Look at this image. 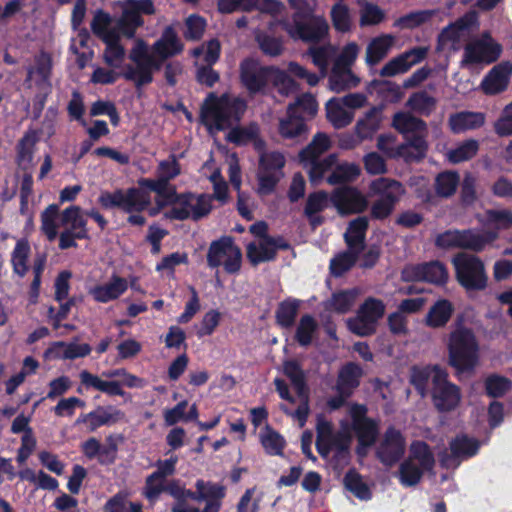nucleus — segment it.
Listing matches in <instances>:
<instances>
[{
	"label": "nucleus",
	"mask_w": 512,
	"mask_h": 512,
	"mask_svg": "<svg viewBox=\"0 0 512 512\" xmlns=\"http://www.w3.org/2000/svg\"><path fill=\"white\" fill-rule=\"evenodd\" d=\"M392 126L407 137L408 141H415L418 138H422L425 141L427 134L425 122L408 112L396 113L393 116Z\"/></svg>",
	"instance_id": "obj_31"
},
{
	"label": "nucleus",
	"mask_w": 512,
	"mask_h": 512,
	"mask_svg": "<svg viewBox=\"0 0 512 512\" xmlns=\"http://www.w3.org/2000/svg\"><path fill=\"white\" fill-rule=\"evenodd\" d=\"M335 164H337V155L330 154L323 159H315L311 162L302 163L307 170L309 179L313 184L320 183L327 173H332Z\"/></svg>",
	"instance_id": "obj_43"
},
{
	"label": "nucleus",
	"mask_w": 512,
	"mask_h": 512,
	"mask_svg": "<svg viewBox=\"0 0 512 512\" xmlns=\"http://www.w3.org/2000/svg\"><path fill=\"white\" fill-rule=\"evenodd\" d=\"M337 48L331 44H326L319 47H311L308 54L312 58V62L319 69L322 77L328 74V67L330 62L335 60Z\"/></svg>",
	"instance_id": "obj_49"
},
{
	"label": "nucleus",
	"mask_w": 512,
	"mask_h": 512,
	"mask_svg": "<svg viewBox=\"0 0 512 512\" xmlns=\"http://www.w3.org/2000/svg\"><path fill=\"white\" fill-rule=\"evenodd\" d=\"M414 112L422 115H429L435 108L436 101L425 92H418L411 95L406 103Z\"/></svg>",
	"instance_id": "obj_61"
},
{
	"label": "nucleus",
	"mask_w": 512,
	"mask_h": 512,
	"mask_svg": "<svg viewBox=\"0 0 512 512\" xmlns=\"http://www.w3.org/2000/svg\"><path fill=\"white\" fill-rule=\"evenodd\" d=\"M405 447L402 434L394 428H389L377 448V455L385 465H392L403 455Z\"/></svg>",
	"instance_id": "obj_26"
},
{
	"label": "nucleus",
	"mask_w": 512,
	"mask_h": 512,
	"mask_svg": "<svg viewBox=\"0 0 512 512\" xmlns=\"http://www.w3.org/2000/svg\"><path fill=\"white\" fill-rule=\"evenodd\" d=\"M330 200L340 215L358 214L368 207L366 196L355 187L336 189Z\"/></svg>",
	"instance_id": "obj_22"
},
{
	"label": "nucleus",
	"mask_w": 512,
	"mask_h": 512,
	"mask_svg": "<svg viewBox=\"0 0 512 512\" xmlns=\"http://www.w3.org/2000/svg\"><path fill=\"white\" fill-rule=\"evenodd\" d=\"M283 173L282 172H269L266 170H262L259 168L257 179H258V187H257V193L261 196L269 195L271 194L277 183L282 178Z\"/></svg>",
	"instance_id": "obj_63"
},
{
	"label": "nucleus",
	"mask_w": 512,
	"mask_h": 512,
	"mask_svg": "<svg viewBox=\"0 0 512 512\" xmlns=\"http://www.w3.org/2000/svg\"><path fill=\"white\" fill-rule=\"evenodd\" d=\"M434 406L439 411H451L461 401L459 387L448 380V373L443 369L434 370V385L431 388Z\"/></svg>",
	"instance_id": "obj_17"
},
{
	"label": "nucleus",
	"mask_w": 512,
	"mask_h": 512,
	"mask_svg": "<svg viewBox=\"0 0 512 512\" xmlns=\"http://www.w3.org/2000/svg\"><path fill=\"white\" fill-rule=\"evenodd\" d=\"M91 29L105 44V62L114 68H119L125 57V49L119 44L120 33L112 26L109 14L99 11L91 23Z\"/></svg>",
	"instance_id": "obj_8"
},
{
	"label": "nucleus",
	"mask_w": 512,
	"mask_h": 512,
	"mask_svg": "<svg viewBox=\"0 0 512 512\" xmlns=\"http://www.w3.org/2000/svg\"><path fill=\"white\" fill-rule=\"evenodd\" d=\"M433 465L434 457L428 445L421 441L412 443L409 458L400 467L401 483L406 486L417 484L424 471L432 469Z\"/></svg>",
	"instance_id": "obj_9"
},
{
	"label": "nucleus",
	"mask_w": 512,
	"mask_h": 512,
	"mask_svg": "<svg viewBox=\"0 0 512 512\" xmlns=\"http://www.w3.org/2000/svg\"><path fill=\"white\" fill-rule=\"evenodd\" d=\"M328 202V194L323 191H318L308 196L304 213L313 226H317L321 223L322 219L318 216V213L328 206Z\"/></svg>",
	"instance_id": "obj_48"
},
{
	"label": "nucleus",
	"mask_w": 512,
	"mask_h": 512,
	"mask_svg": "<svg viewBox=\"0 0 512 512\" xmlns=\"http://www.w3.org/2000/svg\"><path fill=\"white\" fill-rule=\"evenodd\" d=\"M183 45L172 27H167L161 38L153 45L152 50L142 39H136L129 58L134 63L126 69L124 77L135 83L137 87L149 84L153 73L160 69L164 59L180 53Z\"/></svg>",
	"instance_id": "obj_1"
},
{
	"label": "nucleus",
	"mask_w": 512,
	"mask_h": 512,
	"mask_svg": "<svg viewBox=\"0 0 512 512\" xmlns=\"http://www.w3.org/2000/svg\"><path fill=\"white\" fill-rule=\"evenodd\" d=\"M258 128L255 125L249 127H237L231 129L227 134V140L236 144H246L249 141H254L255 146L260 149L262 147L261 141L257 140Z\"/></svg>",
	"instance_id": "obj_59"
},
{
	"label": "nucleus",
	"mask_w": 512,
	"mask_h": 512,
	"mask_svg": "<svg viewBox=\"0 0 512 512\" xmlns=\"http://www.w3.org/2000/svg\"><path fill=\"white\" fill-rule=\"evenodd\" d=\"M308 126L302 116L297 115L294 106H288L284 116L279 118L278 133L283 139L299 140L308 134Z\"/></svg>",
	"instance_id": "obj_28"
},
{
	"label": "nucleus",
	"mask_w": 512,
	"mask_h": 512,
	"mask_svg": "<svg viewBox=\"0 0 512 512\" xmlns=\"http://www.w3.org/2000/svg\"><path fill=\"white\" fill-rule=\"evenodd\" d=\"M448 277L449 274L446 267L438 261L407 265L402 271V278L405 281H426L434 284H444Z\"/></svg>",
	"instance_id": "obj_23"
},
{
	"label": "nucleus",
	"mask_w": 512,
	"mask_h": 512,
	"mask_svg": "<svg viewBox=\"0 0 512 512\" xmlns=\"http://www.w3.org/2000/svg\"><path fill=\"white\" fill-rule=\"evenodd\" d=\"M290 6L295 10L293 21L285 23V30L294 39L303 41H319L329 30L324 17L317 16L304 23L300 18L309 16L317 7V0H288Z\"/></svg>",
	"instance_id": "obj_5"
},
{
	"label": "nucleus",
	"mask_w": 512,
	"mask_h": 512,
	"mask_svg": "<svg viewBox=\"0 0 512 512\" xmlns=\"http://www.w3.org/2000/svg\"><path fill=\"white\" fill-rule=\"evenodd\" d=\"M460 178L456 172L440 173L435 180V189L439 196L449 197L456 191Z\"/></svg>",
	"instance_id": "obj_58"
},
{
	"label": "nucleus",
	"mask_w": 512,
	"mask_h": 512,
	"mask_svg": "<svg viewBox=\"0 0 512 512\" xmlns=\"http://www.w3.org/2000/svg\"><path fill=\"white\" fill-rule=\"evenodd\" d=\"M479 27L478 14L475 11H469L454 23L442 30L439 35V43L442 46H449L456 50L460 43L475 29Z\"/></svg>",
	"instance_id": "obj_20"
},
{
	"label": "nucleus",
	"mask_w": 512,
	"mask_h": 512,
	"mask_svg": "<svg viewBox=\"0 0 512 512\" xmlns=\"http://www.w3.org/2000/svg\"><path fill=\"white\" fill-rule=\"evenodd\" d=\"M124 418V412L115 407H99L93 412L81 415L76 420V424H86L88 430L90 432H93L100 426L112 425L119 421H122Z\"/></svg>",
	"instance_id": "obj_30"
},
{
	"label": "nucleus",
	"mask_w": 512,
	"mask_h": 512,
	"mask_svg": "<svg viewBox=\"0 0 512 512\" xmlns=\"http://www.w3.org/2000/svg\"><path fill=\"white\" fill-rule=\"evenodd\" d=\"M484 123L485 114L472 111H462L452 114L448 120L451 131L456 134L480 128Z\"/></svg>",
	"instance_id": "obj_40"
},
{
	"label": "nucleus",
	"mask_w": 512,
	"mask_h": 512,
	"mask_svg": "<svg viewBox=\"0 0 512 512\" xmlns=\"http://www.w3.org/2000/svg\"><path fill=\"white\" fill-rule=\"evenodd\" d=\"M269 80L270 67H263L252 59L242 62L241 81L250 93L262 91Z\"/></svg>",
	"instance_id": "obj_27"
},
{
	"label": "nucleus",
	"mask_w": 512,
	"mask_h": 512,
	"mask_svg": "<svg viewBox=\"0 0 512 512\" xmlns=\"http://www.w3.org/2000/svg\"><path fill=\"white\" fill-rule=\"evenodd\" d=\"M512 73V64L502 62L494 66L483 78L480 88L486 95H495L506 90Z\"/></svg>",
	"instance_id": "obj_29"
},
{
	"label": "nucleus",
	"mask_w": 512,
	"mask_h": 512,
	"mask_svg": "<svg viewBox=\"0 0 512 512\" xmlns=\"http://www.w3.org/2000/svg\"><path fill=\"white\" fill-rule=\"evenodd\" d=\"M259 440L268 455L281 456L283 454L286 441L282 435L271 427L266 426L261 430Z\"/></svg>",
	"instance_id": "obj_46"
},
{
	"label": "nucleus",
	"mask_w": 512,
	"mask_h": 512,
	"mask_svg": "<svg viewBox=\"0 0 512 512\" xmlns=\"http://www.w3.org/2000/svg\"><path fill=\"white\" fill-rule=\"evenodd\" d=\"M478 150L479 142L475 139H468L449 149L445 156L450 163L458 164L472 159Z\"/></svg>",
	"instance_id": "obj_51"
},
{
	"label": "nucleus",
	"mask_w": 512,
	"mask_h": 512,
	"mask_svg": "<svg viewBox=\"0 0 512 512\" xmlns=\"http://www.w3.org/2000/svg\"><path fill=\"white\" fill-rule=\"evenodd\" d=\"M242 254L231 238H222L211 244L207 261L210 267L223 265L228 273H235L241 267Z\"/></svg>",
	"instance_id": "obj_18"
},
{
	"label": "nucleus",
	"mask_w": 512,
	"mask_h": 512,
	"mask_svg": "<svg viewBox=\"0 0 512 512\" xmlns=\"http://www.w3.org/2000/svg\"><path fill=\"white\" fill-rule=\"evenodd\" d=\"M273 86L282 95H289L299 89V85L292 78L288 71H283L275 67H270V80Z\"/></svg>",
	"instance_id": "obj_52"
},
{
	"label": "nucleus",
	"mask_w": 512,
	"mask_h": 512,
	"mask_svg": "<svg viewBox=\"0 0 512 512\" xmlns=\"http://www.w3.org/2000/svg\"><path fill=\"white\" fill-rule=\"evenodd\" d=\"M362 370L359 366L349 363L339 372L336 390L338 394L350 396L353 389L359 385Z\"/></svg>",
	"instance_id": "obj_42"
},
{
	"label": "nucleus",
	"mask_w": 512,
	"mask_h": 512,
	"mask_svg": "<svg viewBox=\"0 0 512 512\" xmlns=\"http://www.w3.org/2000/svg\"><path fill=\"white\" fill-rule=\"evenodd\" d=\"M360 167L354 163L339 162L335 164L331 174L326 178L330 185L354 181L360 175Z\"/></svg>",
	"instance_id": "obj_50"
},
{
	"label": "nucleus",
	"mask_w": 512,
	"mask_h": 512,
	"mask_svg": "<svg viewBox=\"0 0 512 512\" xmlns=\"http://www.w3.org/2000/svg\"><path fill=\"white\" fill-rule=\"evenodd\" d=\"M99 204L106 209L121 208L132 213L145 210L151 204V196L144 188H131L126 191L102 192L98 198Z\"/></svg>",
	"instance_id": "obj_12"
},
{
	"label": "nucleus",
	"mask_w": 512,
	"mask_h": 512,
	"mask_svg": "<svg viewBox=\"0 0 512 512\" xmlns=\"http://www.w3.org/2000/svg\"><path fill=\"white\" fill-rule=\"evenodd\" d=\"M428 47H414L387 62L380 74L384 77H392L407 72L412 66L420 63L428 53Z\"/></svg>",
	"instance_id": "obj_24"
},
{
	"label": "nucleus",
	"mask_w": 512,
	"mask_h": 512,
	"mask_svg": "<svg viewBox=\"0 0 512 512\" xmlns=\"http://www.w3.org/2000/svg\"><path fill=\"white\" fill-rule=\"evenodd\" d=\"M331 145V139L326 133L319 132L315 134L308 146L299 153L301 163L318 159L330 149Z\"/></svg>",
	"instance_id": "obj_45"
},
{
	"label": "nucleus",
	"mask_w": 512,
	"mask_h": 512,
	"mask_svg": "<svg viewBox=\"0 0 512 512\" xmlns=\"http://www.w3.org/2000/svg\"><path fill=\"white\" fill-rule=\"evenodd\" d=\"M82 385L86 388H93L110 396H123L124 391L122 385L129 388H142L146 385L144 379L132 375L125 371L121 381L104 380L102 377L94 375L87 370H83L79 374Z\"/></svg>",
	"instance_id": "obj_16"
},
{
	"label": "nucleus",
	"mask_w": 512,
	"mask_h": 512,
	"mask_svg": "<svg viewBox=\"0 0 512 512\" xmlns=\"http://www.w3.org/2000/svg\"><path fill=\"white\" fill-rule=\"evenodd\" d=\"M458 282L467 290H481L487 285L485 267L480 258L459 253L452 259Z\"/></svg>",
	"instance_id": "obj_10"
},
{
	"label": "nucleus",
	"mask_w": 512,
	"mask_h": 512,
	"mask_svg": "<svg viewBox=\"0 0 512 512\" xmlns=\"http://www.w3.org/2000/svg\"><path fill=\"white\" fill-rule=\"evenodd\" d=\"M383 119L382 108L372 107L357 119L353 131L360 138L370 140L380 130Z\"/></svg>",
	"instance_id": "obj_34"
},
{
	"label": "nucleus",
	"mask_w": 512,
	"mask_h": 512,
	"mask_svg": "<svg viewBox=\"0 0 512 512\" xmlns=\"http://www.w3.org/2000/svg\"><path fill=\"white\" fill-rule=\"evenodd\" d=\"M298 300H286L279 304L276 311L277 323L285 328H289L293 325L299 309Z\"/></svg>",
	"instance_id": "obj_57"
},
{
	"label": "nucleus",
	"mask_w": 512,
	"mask_h": 512,
	"mask_svg": "<svg viewBox=\"0 0 512 512\" xmlns=\"http://www.w3.org/2000/svg\"><path fill=\"white\" fill-rule=\"evenodd\" d=\"M395 137L391 134H382L377 139V147L379 150L386 153L389 157H402L407 161L421 159L427 150L426 141L418 138L415 141H408L405 144L393 148Z\"/></svg>",
	"instance_id": "obj_21"
},
{
	"label": "nucleus",
	"mask_w": 512,
	"mask_h": 512,
	"mask_svg": "<svg viewBox=\"0 0 512 512\" xmlns=\"http://www.w3.org/2000/svg\"><path fill=\"white\" fill-rule=\"evenodd\" d=\"M122 9L121 17L116 24L112 22V26L129 38L143 25L141 14L151 15L155 12L152 0H125Z\"/></svg>",
	"instance_id": "obj_15"
},
{
	"label": "nucleus",
	"mask_w": 512,
	"mask_h": 512,
	"mask_svg": "<svg viewBox=\"0 0 512 512\" xmlns=\"http://www.w3.org/2000/svg\"><path fill=\"white\" fill-rule=\"evenodd\" d=\"M370 189L373 194L379 195L394 205L405 194V189L400 182L384 177L373 180L370 184Z\"/></svg>",
	"instance_id": "obj_39"
},
{
	"label": "nucleus",
	"mask_w": 512,
	"mask_h": 512,
	"mask_svg": "<svg viewBox=\"0 0 512 512\" xmlns=\"http://www.w3.org/2000/svg\"><path fill=\"white\" fill-rule=\"evenodd\" d=\"M396 40L395 35L384 33L372 38L365 49V62L369 66L381 62L392 50Z\"/></svg>",
	"instance_id": "obj_33"
},
{
	"label": "nucleus",
	"mask_w": 512,
	"mask_h": 512,
	"mask_svg": "<svg viewBox=\"0 0 512 512\" xmlns=\"http://www.w3.org/2000/svg\"><path fill=\"white\" fill-rule=\"evenodd\" d=\"M448 363L458 374L470 373L479 364L480 346L475 333L458 324L452 328L447 339Z\"/></svg>",
	"instance_id": "obj_4"
},
{
	"label": "nucleus",
	"mask_w": 512,
	"mask_h": 512,
	"mask_svg": "<svg viewBox=\"0 0 512 512\" xmlns=\"http://www.w3.org/2000/svg\"><path fill=\"white\" fill-rule=\"evenodd\" d=\"M360 78L355 75L351 68L332 65L328 78V88L340 93L355 88L359 85Z\"/></svg>",
	"instance_id": "obj_37"
},
{
	"label": "nucleus",
	"mask_w": 512,
	"mask_h": 512,
	"mask_svg": "<svg viewBox=\"0 0 512 512\" xmlns=\"http://www.w3.org/2000/svg\"><path fill=\"white\" fill-rule=\"evenodd\" d=\"M326 118L336 129L347 127L354 119L353 111L349 110L340 98H332L325 104Z\"/></svg>",
	"instance_id": "obj_38"
},
{
	"label": "nucleus",
	"mask_w": 512,
	"mask_h": 512,
	"mask_svg": "<svg viewBox=\"0 0 512 512\" xmlns=\"http://www.w3.org/2000/svg\"><path fill=\"white\" fill-rule=\"evenodd\" d=\"M283 372L290 379L294 389L296 390L297 397L290 394L288 385L284 380L276 378L274 384L279 396L291 405H297L295 411H292L287 405H282L281 409L296 420L300 427L306 423L309 415V391L305 381V375L298 364L294 360H288L283 363Z\"/></svg>",
	"instance_id": "obj_3"
},
{
	"label": "nucleus",
	"mask_w": 512,
	"mask_h": 512,
	"mask_svg": "<svg viewBox=\"0 0 512 512\" xmlns=\"http://www.w3.org/2000/svg\"><path fill=\"white\" fill-rule=\"evenodd\" d=\"M246 110V103L238 96L211 93L201 108V119L210 133L228 129L236 124Z\"/></svg>",
	"instance_id": "obj_2"
},
{
	"label": "nucleus",
	"mask_w": 512,
	"mask_h": 512,
	"mask_svg": "<svg viewBox=\"0 0 512 512\" xmlns=\"http://www.w3.org/2000/svg\"><path fill=\"white\" fill-rule=\"evenodd\" d=\"M283 247L272 238H257L247 245V257L253 265L272 260Z\"/></svg>",
	"instance_id": "obj_35"
},
{
	"label": "nucleus",
	"mask_w": 512,
	"mask_h": 512,
	"mask_svg": "<svg viewBox=\"0 0 512 512\" xmlns=\"http://www.w3.org/2000/svg\"><path fill=\"white\" fill-rule=\"evenodd\" d=\"M360 291L358 289L345 290L334 293L326 302L327 310L336 313H347L353 307Z\"/></svg>",
	"instance_id": "obj_47"
},
{
	"label": "nucleus",
	"mask_w": 512,
	"mask_h": 512,
	"mask_svg": "<svg viewBox=\"0 0 512 512\" xmlns=\"http://www.w3.org/2000/svg\"><path fill=\"white\" fill-rule=\"evenodd\" d=\"M180 173V168L174 159L163 161L159 164L156 179L142 178L138 185L155 193V206L149 208L150 216H156L163 210V203L171 199L176 193L175 188L169 184V181Z\"/></svg>",
	"instance_id": "obj_7"
},
{
	"label": "nucleus",
	"mask_w": 512,
	"mask_h": 512,
	"mask_svg": "<svg viewBox=\"0 0 512 512\" xmlns=\"http://www.w3.org/2000/svg\"><path fill=\"white\" fill-rule=\"evenodd\" d=\"M349 414L359 442L357 452L360 456H365L378 435L377 423L365 417L366 408L363 405H352Z\"/></svg>",
	"instance_id": "obj_19"
},
{
	"label": "nucleus",
	"mask_w": 512,
	"mask_h": 512,
	"mask_svg": "<svg viewBox=\"0 0 512 512\" xmlns=\"http://www.w3.org/2000/svg\"><path fill=\"white\" fill-rule=\"evenodd\" d=\"M502 46L492 36L485 31L479 38L470 41L464 48L462 67L473 65H488L501 56Z\"/></svg>",
	"instance_id": "obj_11"
},
{
	"label": "nucleus",
	"mask_w": 512,
	"mask_h": 512,
	"mask_svg": "<svg viewBox=\"0 0 512 512\" xmlns=\"http://www.w3.org/2000/svg\"><path fill=\"white\" fill-rule=\"evenodd\" d=\"M317 321L311 315H303L296 328L295 339L301 346L312 343L317 332Z\"/></svg>",
	"instance_id": "obj_55"
},
{
	"label": "nucleus",
	"mask_w": 512,
	"mask_h": 512,
	"mask_svg": "<svg viewBox=\"0 0 512 512\" xmlns=\"http://www.w3.org/2000/svg\"><path fill=\"white\" fill-rule=\"evenodd\" d=\"M331 20L334 28L340 32H347L352 25L350 10L347 5L339 2L331 9Z\"/></svg>",
	"instance_id": "obj_60"
},
{
	"label": "nucleus",
	"mask_w": 512,
	"mask_h": 512,
	"mask_svg": "<svg viewBox=\"0 0 512 512\" xmlns=\"http://www.w3.org/2000/svg\"><path fill=\"white\" fill-rule=\"evenodd\" d=\"M220 54V43L213 39L193 50L192 55L196 58V66H211L214 64Z\"/></svg>",
	"instance_id": "obj_54"
},
{
	"label": "nucleus",
	"mask_w": 512,
	"mask_h": 512,
	"mask_svg": "<svg viewBox=\"0 0 512 512\" xmlns=\"http://www.w3.org/2000/svg\"><path fill=\"white\" fill-rule=\"evenodd\" d=\"M127 279L113 274L102 283L96 284L88 290V294L98 303H108L119 299L128 289Z\"/></svg>",
	"instance_id": "obj_25"
},
{
	"label": "nucleus",
	"mask_w": 512,
	"mask_h": 512,
	"mask_svg": "<svg viewBox=\"0 0 512 512\" xmlns=\"http://www.w3.org/2000/svg\"><path fill=\"white\" fill-rule=\"evenodd\" d=\"M451 456H441L440 462L446 467H457L459 460L467 457H471L476 454L479 444L473 439H468L465 436L455 438L451 444Z\"/></svg>",
	"instance_id": "obj_32"
},
{
	"label": "nucleus",
	"mask_w": 512,
	"mask_h": 512,
	"mask_svg": "<svg viewBox=\"0 0 512 512\" xmlns=\"http://www.w3.org/2000/svg\"><path fill=\"white\" fill-rule=\"evenodd\" d=\"M241 7L244 10L257 8L263 12L277 13L281 4L275 0H219V10L224 13H231Z\"/></svg>",
	"instance_id": "obj_36"
},
{
	"label": "nucleus",
	"mask_w": 512,
	"mask_h": 512,
	"mask_svg": "<svg viewBox=\"0 0 512 512\" xmlns=\"http://www.w3.org/2000/svg\"><path fill=\"white\" fill-rule=\"evenodd\" d=\"M30 254V246L29 243L21 239L17 241L16 246L12 252V264L14 271L23 276L28 269V257Z\"/></svg>",
	"instance_id": "obj_56"
},
{
	"label": "nucleus",
	"mask_w": 512,
	"mask_h": 512,
	"mask_svg": "<svg viewBox=\"0 0 512 512\" xmlns=\"http://www.w3.org/2000/svg\"><path fill=\"white\" fill-rule=\"evenodd\" d=\"M453 310V305L448 300L437 301L426 315V325L431 328L444 327L450 320Z\"/></svg>",
	"instance_id": "obj_44"
},
{
	"label": "nucleus",
	"mask_w": 512,
	"mask_h": 512,
	"mask_svg": "<svg viewBox=\"0 0 512 512\" xmlns=\"http://www.w3.org/2000/svg\"><path fill=\"white\" fill-rule=\"evenodd\" d=\"M58 206L49 205L41 214V230L46 237L52 241L57 237V223Z\"/></svg>",
	"instance_id": "obj_62"
},
{
	"label": "nucleus",
	"mask_w": 512,
	"mask_h": 512,
	"mask_svg": "<svg viewBox=\"0 0 512 512\" xmlns=\"http://www.w3.org/2000/svg\"><path fill=\"white\" fill-rule=\"evenodd\" d=\"M357 3L360 6V26H375L384 21L386 15L379 6L365 0H357Z\"/></svg>",
	"instance_id": "obj_53"
},
{
	"label": "nucleus",
	"mask_w": 512,
	"mask_h": 512,
	"mask_svg": "<svg viewBox=\"0 0 512 512\" xmlns=\"http://www.w3.org/2000/svg\"><path fill=\"white\" fill-rule=\"evenodd\" d=\"M496 238V232L476 233L470 230H449L438 235L436 245L445 249L466 248L473 251H481Z\"/></svg>",
	"instance_id": "obj_13"
},
{
	"label": "nucleus",
	"mask_w": 512,
	"mask_h": 512,
	"mask_svg": "<svg viewBox=\"0 0 512 512\" xmlns=\"http://www.w3.org/2000/svg\"><path fill=\"white\" fill-rule=\"evenodd\" d=\"M212 209V197L205 194L175 193L171 199L164 201V217L168 219L184 220L192 218L198 220L207 216Z\"/></svg>",
	"instance_id": "obj_6"
},
{
	"label": "nucleus",
	"mask_w": 512,
	"mask_h": 512,
	"mask_svg": "<svg viewBox=\"0 0 512 512\" xmlns=\"http://www.w3.org/2000/svg\"><path fill=\"white\" fill-rule=\"evenodd\" d=\"M61 223L64 231L59 237V247L67 249L76 246V239L88 237L87 221L85 214L79 206H69L61 213Z\"/></svg>",
	"instance_id": "obj_14"
},
{
	"label": "nucleus",
	"mask_w": 512,
	"mask_h": 512,
	"mask_svg": "<svg viewBox=\"0 0 512 512\" xmlns=\"http://www.w3.org/2000/svg\"><path fill=\"white\" fill-rule=\"evenodd\" d=\"M51 59L48 54H40L35 59V66L28 70V79L46 82L50 76Z\"/></svg>",
	"instance_id": "obj_64"
},
{
	"label": "nucleus",
	"mask_w": 512,
	"mask_h": 512,
	"mask_svg": "<svg viewBox=\"0 0 512 512\" xmlns=\"http://www.w3.org/2000/svg\"><path fill=\"white\" fill-rule=\"evenodd\" d=\"M367 228V217H358L349 223L347 231L344 234L348 249L359 253L363 251Z\"/></svg>",
	"instance_id": "obj_41"
}]
</instances>
